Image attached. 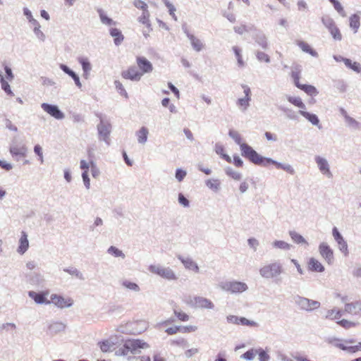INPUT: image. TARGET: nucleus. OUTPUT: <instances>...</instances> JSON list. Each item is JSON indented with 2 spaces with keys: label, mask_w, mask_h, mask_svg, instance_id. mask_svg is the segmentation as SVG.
Returning a JSON list of instances; mask_svg holds the SVG:
<instances>
[{
  "label": "nucleus",
  "mask_w": 361,
  "mask_h": 361,
  "mask_svg": "<svg viewBox=\"0 0 361 361\" xmlns=\"http://www.w3.org/2000/svg\"><path fill=\"white\" fill-rule=\"evenodd\" d=\"M341 311L334 308L327 311L326 318L331 320H338L341 319Z\"/></svg>",
  "instance_id": "obj_29"
},
{
  "label": "nucleus",
  "mask_w": 361,
  "mask_h": 361,
  "mask_svg": "<svg viewBox=\"0 0 361 361\" xmlns=\"http://www.w3.org/2000/svg\"><path fill=\"white\" fill-rule=\"evenodd\" d=\"M186 176V172L181 169H177L176 172V178L178 180V181L183 180V179Z\"/></svg>",
  "instance_id": "obj_64"
},
{
  "label": "nucleus",
  "mask_w": 361,
  "mask_h": 361,
  "mask_svg": "<svg viewBox=\"0 0 361 361\" xmlns=\"http://www.w3.org/2000/svg\"><path fill=\"white\" fill-rule=\"evenodd\" d=\"M99 131L101 135H104V140H106L108 137L109 133H110L108 127H106L104 125H102L99 127Z\"/></svg>",
  "instance_id": "obj_56"
},
{
  "label": "nucleus",
  "mask_w": 361,
  "mask_h": 361,
  "mask_svg": "<svg viewBox=\"0 0 361 361\" xmlns=\"http://www.w3.org/2000/svg\"><path fill=\"white\" fill-rule=\"evenodd\" d=\"M49 295V291H43L41 293H36L35 291H30L28 295L34 300L37 304H47L51 303V301L47 300V297Z\"/></svg>",
  "instance_id": "obj_16"
},
{
  "label": "nucleus",
  "mask_w": 361,
  "mask_h": 361,
  "mask_svg": "<svg viewBox=\"0 0 361 361\" xmlns=\"http://www.w3.org/2000/svg\"><path fill=\"white\" fill-rule=\"evenodd\" d=\"M142 76L138 68L135 66H130L121 72V77L125 80L130 81L138 82L141 80Z\"/></svg>",
  "instance_id": "obj_5"
},
{
  "label": "nucleus",
  "mask_w": 361,
  "mask_h": 361,
  "mask_svg": "<svg viewBox=\"0 0 361 361\" xmlns=\"http://www.w3.org/2000/svg\"><path fill=\"white\" fill-rule=\"evenodd\" d=\"M344 312L353 315L361 314V302L347 303L344 307Z\"/></svg>",
  "instance_id": "obj_19"
},
{
  "label": "nucleus",
  "mask_w": 361,
  "mask_h": 361,
  "mask_svg": "<svg viewBox=\"0 0 361 361\" xmlns=\"http://www.w3.org/2000/svg\"><path fill=\"white\" fill-rule=\"evenodd\" d=\"M322 22L326 28L329 30L334 39L341 41L342 39V34L336 25L335 21L329 16H324Z\"/></svg>",
  "instance_id": "obj_4"
},
{
  "label": "nucleus",
  "mask_w": 361,
  "mask_h": 361,
  "mask_svg": "<svg viewBox=\"0 0 361 361\" xmlns=\"http://www.w3.org/2000/svg\"><path fill=\"white\" fill-rule=\"evenodd\" d=\"M257 57L260 61H264L266 63H269L270 61V59L268 54L262 51L258 52Z\"/></svg>",
  "instance_id": "obj_55"
},
{
  "label": "nucleus",
  "mask_w": 361,
  "mask_h": 361,
  "mask_svg": "<svg viewBox=\"0 0 361 361\" xmlns=\"http://www.w3.org/2000/svg\"><path fill=\"white\" fill-rule=\"evenodd\" d=\"M4 69H5V72H6L5 79L7 80L8 81H12L14 76H13L11 69L7 66H5Z\"/></svg>",
  "instance_id": "obj_58"
},
{
  "label": "nucleus",
  "mask_w": 361,
  "mask_h": 361,
  "mask_svg": "<svg viewBox=\"0 0 361 361\" xmlns=\"http://www.w3.org/2000/svg\"><path fill=\"white\" fill-rule=\"evenodd\" d=\"M180 332L181 333H190L194 332L197 330V327L195 326H179Z\"/></svg>",
  "instance_id": "obj_52"
},
{
  "label": "nucleus",
  "mask_w": 361,
  "mask_h": 361,
  "mask_svg": "<svg viewBox=\"0 0 361 361\" xmlns=\"http://www.w3.org/2000/svg\"><path fill=\"white\" fill-rule=\"evenodd\" d=\"M282 267L279 263L274 262L264 265L259 269L261 276L266 279H272L282 273Z\"/></svg>",
  "instance_id": "obj_3"
},
{
  "label": "nucleus",
  "mask_w": 361,
  "mask_h": 361,
  "mask_svg": "<svg viewBox=\"0 0 361 361\" xmlns=\"http://www.w3.org/2000/svg\"><path fill=\"white\" fill-rule=\"evenodd\" d=\"M206 185L212 189L217 190L219 187V182L217 180H208L206 182Z\"/></svg>",
  "instance_id": "obj_54"
},
{
  "label": "nucleus",
  "mask_w": 361,
  "mask_h": 361,
  "mask_svg": "<svg viewBox=\"0 0 361 361\" xmlns=\"http://www.w3.org/2000/svg\"><path fill=\"white\" fill-rule=\"evenodd\" d=\"M234 30L235 32L242 35L247 31V28L245 25H240L235 26L234 27Z\"/></svg>",
  "instance_id": "obj_62"
},
{
  "label": "nucleus",
  "mask_w": 361,
  "mask_h": 361,
  "mask_svg": "<svg viewBox=\"0 0 361 361\" xmlns=\"http://www.w3.org/2000/svg\"><path fill=\"white\" fill-rule=\"evenodd\" d=\"M332 234L335 240L338 243L339 250L344 254L345 256H347L348 255L347 243L336 227L333 228Z\"/></svg>",
  "instance_id": "obj_13"
},
{
  "label": "nucleus",
  "mask_w": 361,
  "mask_h": 361,
  "mask_svg": "<svg viewBox=\"0 0 361 361\" xmlns=\"http://www.w3.org/2000/svg\"><path fill=\"white\" fill-rule=\"evenodd\" d=\"M99 17H100V19H101V21L102 22V23L105 24V25H111L112 24H114V23L113 22L112 19H111L110 18L107 17L104 13L101 12L100 14H99Z\"/></svg>",
  "instance_id": "obj_51"
},
{
  "label": "nucleus",
  "mask_w": 361,
  "mask_h": 361,
  "mask_svg": "<svg viewBox=\"0 0 361 361\" xmlns=\"http://www.w3.org/2000/svg\"><path fill=\"white\" fill-rule=\"evenodd\" d=\"M149 271L168 280H176L177 279L174 272L169 268L152 265L149 267Z\"/></svg>",
  "instance_id": "obj_6"
},
{
  "label": "nucleus",
  "mask_w": 361,
  "mask_h": 361,
  "mask_svg": "<svg viewBox=\"0 0 361 361\" xmlns=\"http://www.w3.org/2000/svg\"><path fill=\"white\" fill-rule=\"evenodd\" d=\"M274 246L281 250H289L290 247V245L288 243L283 240L275 241Z\"/></svg>",
  "instance_id": "obj_47"
},
{
  "label": "nucleus",
  "mask_w": 361,
  "mask_h": 361,
  "mask_svg": "<svg viewBox=\"0 0 361 361\" xmlns=\"http://www.w3.org/2000/svg\"><path fill=\"white\" fill-rule=\"evenodd\" d=\"M350 27L357 32L360 25V16L357 14H353L350 17Z\"/></svg>",
  "instance_id": "obj_30"
},
{
  "label": "nucleus",
  "mask_w": 361,
  "mask_h": 361,
  "mask_svg": "<svg viewBox=\"0 0 361 361\" xmlns=\"http://www.w3.org/2000/svg\"><path fill=\"white\" fill-rule=\"evenodd\" d=\"M82 180H83L85 187L87 189H89L90 186V178L88 177V172L87 171H83L82 174Z\"/></svg>",
  "instance_id": "obj_60"
},
{
  "label": "nucleus",
  "mask_w": 361,
  "mask_h": 361,
  "mask_svg": "<svg viewBox=\"0 0 361 361\" xmlns=\"http://www.w3.org/2000/svg\"><path fill=\"white\" fill-rule=\"evenodd\" d=\"M41 107L45 112L56 119H62L64 117V114L55 105L43 103Z\"/></svg>",
  "instance_id": "obj_14"
},
{
  "label": "nucleus",
  "mask_w": 361,
  "mask_h": 361,
  "mask_svg": "<svg viewBox=\"0 0 361 361\" xmlns=\"http://www.w3.org/2000/svg\"><path fill=\"white\" fill-rule=\"evenodd\" d=\"M292 78L294 83L297 87H299L302 84L300 82V73L298 72H293Z\"/></svg>",
  "instance_id": "obj_63"
},
{
  "label": "nucleus",
  "mask_w": 361,
  "mask_h": 361,
  "mask_svg": "<svg viewBox=\"0 0 361 361\" xmlns=\"http://www.w3.org/2000/svg\"><path fill=\"white\" fill-rule=\"evenodd\" d=\"M258 350V355H259V361H268L269 359V355L262 349H259Z\"/></svg>",
  "instance_id": "obj_53"
},
{
  "label": "nucleus",
  "mask_w": 361,
  "mask_h": 361,
  "mask_svg": "<svg viewBox=\"0 0 361 361\" xmlns=\"http://www.w3.org/2000/svg\"><path fill=\"white\" fill-rule=\"evenodd\" d=\"M99 345L102 351L104 353L111 351L114 346V343L109 342V341H102L99 343Z\"/></svg>",
  "instance_id": "obj_43"
},
{
  "label": "nucleus",
  "mask_w": 361,
  "mask_h": 361,
  "mask_svg": "<svg viewBox=\"0 0 361 361\" xmlns=\"http://www.w3.org/2000/svg\"><path fill=\"white\" fill-rule=\"evenodd\" d=\"M148 130L145 127H142L137 133V140L140 143H145L147 140Z\"/></svg>",
  "instance_id": "obj_36"
},
{
  "label": "nucleus",
  "mask_w": 361,
  "mask_h": 361,
  "mask_svg": "<svg viewBox=\"0 0 361 361\" xmlns=\"http://www.w3.org/2000/svg\"><path fill=\"white\" fill-rule=\"evenodd\" d=\"M343 61H344L345 65L346 66H348V68L353 69V71H355L357 73L361 72V66L359 63L355 62V61H352L349 59H345L343 60Z\"/></svg>",
  "instance_id": "obj_35"
},
{
  "label": "nucleus",
  "mask_w": 361,
  "mask_h": 361,
  "mask_svg": "<svg viewBox=\"0 0 361 361\" xmlns=\"http://www.w3.org/2000/svg\"><path fill=\"white\" fill-rule=\"evenodd\" d=\"M299 114L307 118L313 125H317L319 122L317 116L315 114H310L304 110H300Z\"/></svg>",
  "instance_id": "obj_31"
},
{
  "label": "nucleus",
  "mask_w": 361,
  "mask_h": 361,
  "mask_svg": "<svg viewBox=\"0 0 361 361\" xmlns=\"http://www.w3.org/2000/svg\"><path fill=\"white\" fill-rule=\"evenodd\" d=\"M188 37L189 38L191 44L195 51H200L202 49L203 44L200 41V39H199L195 36L191 34H188Z\"/></svg>",
  "instance_id": "obj_25"
},
{
  "label": "nucleus",
  "mask_w": 361,
  "mask_h": 361,
  "mask_svg": "<svg viewBox=\"0 0 361 361\" xmlns=\"http://www.w3.org/2000/svg\"><path fill=\"white\" fill-rule=\"evenodd\" d=\"M108 252L111 255H114L115 257H124V255L123 252L119 250L118 248L114 246H111Z\"/></svg>",
  "instance_id": "obj_50"
},
{
  "label": "nucleus",
  "mask_w": 361,
  "mask_h": 361,
  "mask_svg": "<svg viewBox=\"0 0 361 361\" xmlns=\"http://www.w3.org/2000/svg\"><path fill=\"white\" fill-rule=\"evenodd\" d=\"M319 252L322 257L326 262L328 264H332L334 262V251L325 243H322L319 246Z\"/></svg>",
  "instance_id": "obj_10"
},
{
  "label": "nucleus",
  "mask_w": 361,
  "mask_h": 361,
  "mask_svg": "<svg viewBox=\"0 0 361 361\" xmlns=\"http://www.w3.org/2000/svg\"><path fill=\"white\" fill-rule=\"evenodd\" d=\"M227 321L229 323L242 326H256L257 324L254 321L248 320L245 317H238L235 315H229L227 317Z\"/></svg>",
  "instance_id": "obj_18"
},
{
  "label": "nucleus",
  "mask_w": 361,
  "mask_h": 361,
  "mask_svg": "<svg viewBox=\"0 0 361 361\" xmlns=\"http://www.w3.org/2000/svg\"><path fill=\"white\" fill-rule=\"evenodd\" d=\"M194 302L195 305L199 308L212 309L214 307L212 301L202 297H195Z\"/></svg>",
  "instance_id": "obj_20"
},
{
  "label": "nucleus",
  "mask_w": 361,
  "mask_h": 361,
  "mask_svg": "<svg viewBox=\"0 0 361 361\" xmlns=\"http://www.w3.org/2000/svg\"><path fill=\"white\" fill-rule=\"evenodd\" d=\"M316 162L319 166L320 171L323 174H325V175L328 176L329 177L331 176V171L329 168V164L326 159H324L322 157H317L316 158Z\"/></svg>",
  "instance_id": "obj_22"
},
{
  "label": "nucleus",
  "mask_w": 361,
  "mask_h": 361,
  "mask_svg": "<svg viewBox=\"0 0 361 361\" xmlns=\"http://www.w3.org/2000/svg\"><path fill=\"white\" fill-rule=\"evenodd\" d=\"M149 16L150 14L149 11H146L145 12H142L141 16L138 18V22L142 25H147V30H142V34L146 38L149 36V33L152 30Z\"/></svg>",
  "instance_id": "obj_15"
},
{
  "label": "nucleus",
  "mask_w": 361,
  "mask_h": 361,
  "mask_svg": "<svg viewBox=\"0 0 361 361\" xmlns=\"http://www.w3.org/2000/svg\"><path fill=\"white\" fill-rule=\"evenodd\" d=\"M136 63L139 71H140L142 75L146 73H150L153 71L154 67L152 63L145 56H137Z\"/></svg>",
  "instance_id": "obj_8"
},
{
  "label": "nucleus",
  "mask_w": 361,
  "mask_h": 361,
  "mask_svg": "<svg viewBox=\"0 0 361 361\" xmlns=\"http://www.w3.org/2000/svg\"><path fill=\"white\" fill-rule=\"evenodd\" d=\"M216 152L218 154H221L222 158L224 160H226L228 163H231L232 162L231 158L228 155L224 154V149L223 147H216Z\"/></svg>",
  "instance_id": "obj_49"
},
{
  "label": "nucleus",
  "mask_w": 361,
  "mask_h": 361,
  "mask_svg": "<svg viewBox=\"0 0 361 361\" xmlns=\"http://www.w3.org/2000/svg\"><path fill=\"white\" fill-rule=\"evenodd\" d=\"M133 5L137 8L138 9H140L142 11V12H145L147 10V5L145 2H144L142 0H135L133 2Z\"/></svg>",
  "instance_id": "obj_48"
},
{
  "label": "nucleus",
  "mask_w": 361,
  "mask_h": 361,
  "mask_svg": "<svg viewBox=\"0 0 361 361\" xmlns=\"http://www.w3.org/2000/svg\"><path fill=\"white\" fill-rule=\"evenodd\" d=\"M289 235L291 239L297 244L308 245L307 240L299 233L295 231H290Z\"/></svg>",
  "instance_id": "obj_33"
},
{
  "label": "nucleus",
  "mask_w": 361,
  "mask_h": 361,
  "mask_svg": "<svg viewBox=\"0 0 361 361\" xmlns=\"http://www.w3.org/2000/svg\"><path fill=\"white\" fill-rule=\"evenodd\" d=\"M0 82L1 84V88L5 91V92L8 95L13 96V94L11 90L8 80L5 79L1 73H0Z\"/></svg>",
  "instance_id": "obj_37"
},
{
  "label": "nucleus",
  "mask_w": 361,
  "mask_h": 361,
  "mask_svg": "<svg viewBox=\"0 0 361 361\" xmlns=\"http://www.w3.org/2000/svg\"><path fill=\"white\" fill-rule=\"evenodd\" d=\"M123 285L130 290H137L139 288L138 286L136 283L127 281L123 282Z\"/></svg>",
  "instance_id": "obj_61"
},
{
  "label": "nucleus",
  "mask_w": 361,
  "mask_h": 361,
  "mask_svg": "<svg viewBox=\"0 0 361 361\" xmlns=\"http://www.w3.org/2000/svg\"><path fill=\"white\" fill-rule=\"evenodd\" d=\"M298 88L311 97L316 96L318 94V91L316 87L311 85L302 84Z\"/></svg>",
  "instance_id": "obj_27"
},
{
  "label": "nucleus",
  "mask_w": 361,
  "mask_h": 361,
  "mask_svg": "<svg viewBox=\"0 0 361 361\" xmlns=\"http://www.w3.org/2000/svg\"><path fill=\"white\" fill-rule=\"evenodd\" d=\"M338 324L345 329H350L356 326V323L347 319H341L337 322Z\"/></svg>",
  "instance_id": "obj_46"
},
{
  "label": "nucleus",
  "mask_w": 361,
  "mask_h": 361,
  "mask_svg": "<svg viewBox=\"0 0 361 361\" xmlns=\"http://www.w3.org/2000/svg\"><path fill=\"white\" fill-rule=\"evenodd\" d=\"M224 290L231 293H240L247 289L246 283L240 281H230L223 286Z\"/></svg>",
  "instance_id": "obj_7"
},
{
  "label": "nucleus",
  "mask_w": 361,
  "mask_h": 361,
  "mask_svg": "<svg viewBox=\"0 0 361 361\" xmlns=\"http://www.w3.org/2000/svg\"><path fill=\"white\" fill-rule=\"evenodd\" d=\"M257 353H258V350L257 349L252 348V349L247 350L245 353H243L241 355V357L245 360H251L255 357V355L257 354Z\"/></svg>",
  "instance_id": "obj_40"
},
{
  "label": "nucleus",
  "mask_w": 361,
  "mask_h": 361,
  "mask_svg": "<svg viewBox=\"0 0 361 361\" xmlns=\"http://www.w3.org/2000/svg\"><path fill=\"white\" fill-rule=\"evenodd\" d=\"M149 348L148 343L140 339H128L126 341L122 349L121 354L128 355L129 352L136 353L140 349Z\"/></svg>",
  "instance_id": "obj_2"
},
{
  "label": "nucleus",
  "mask_w": 361,
  "mask_h": 361,
  "mask_svg": "<svg viewBox=\"0 0 361 361\" xmlns=\"http://www.w3.org/2000/svg\"><path fill=\"white\" fill-rule=\"evenodd\" d=\"M162 1H164L165 6L169 9V14L172 16V18L175 20H177V17L175 14V11H176L175 6L171 3H170L168 0H162Z\"/></svg>",
  "instance_id": "obj_44"
},
{
  "label": "nucleus",
  "mask_w": 361,
  "mask_h": 361,
  "mask_svg": "<svg viewBox=\"0 0 361 361\" xmlns=\"http://www.w3.org/2000/svg\"><path fill=\"white\" fill-rule=\"evenodd\" d=\"M240 149L243 156L247 157L249 159V160L255 164L267 166L270 164V161H271V159L264 158L260 156L256 151H255L250 146L247 144L243 143L240 145Z\"/></svg>",
  "instance_id": "obj_1"
},
{
  "label": "nucleus",
  "mask_w": 361,
  "mask_h": 361,
  "mask_svg": "<svg viewBox=\"0 0 361 361\" xmlns=\"http://www.w3.org/2000/svg\"><path fill=\"white\" fill-rule=\"evenodd\" d=\"M288 101L294 105L295 106L300 109V110H305L306 106L305 104L303 103L302 99L299 97H293V96H288L287 97Z\"/></svg>",
  "instance_id": "obj_24"
},
{
  "label": "nucleus",
  "mask_w": 361,
  "mask_h": 361,
  "mask_svg": "<svg viewBox=\"0 0 361 361\" xmlns=\"http://www.w3.org/2000/svg\"><path fill=\"white\" fill-rule=\"evenodd\" d=\"M114 84H115L116 88L117 89V90L118 91L120 94L122 95L123 97H124L125 98H128V93L126 91L122 83L118 80H116Z\"/></svg>",
  "instance_id": "obj_45"
},
{
  "label": "nucleus",
  "mask_w": 361,
  "mask_h": 361,
  "mask_svg": "<svg viewBox=\"0 0 361 361\" xmlns=\"http://www.w3.org/2000/svg\"><path fill=\"white\" fill-rule=\"evenodd\" d=\"M297 45L304 51L308 53L312 56H317V52L314 50L311 46L304 41L299 40L297 42Z\"/></svg>",
  "instance_id": "obj_23"
},
{
  "label": "nucleus",
  "mask_w": 361,
  "mask_h": 361,
  "mask_svg": "<svg viewBox=\"0 0 361 361\" xmlns=\"http://www.w3.org/2000/svg\"><path fill=\"white\" fill-rule=\"evenodd\" d=\"M233 50L237 59L238 66L243 67L245 65V63L243 60L241 50L238 47H233Z\"/></svg>",
  "instance_id": "obj_41"
},
{
  "label": "nucleus",
  "mask_w": 361,
  "mask_h": 361,
  "mask_svg": "<svg viewBox=\"0 0 361 361\" xmlns=\"http://www.w3.org/2000/svg\"><path fill=\"white\" fill-rule=\"evenodd\" d=\"M198 353H199L198 348H192L187 350L184 354L186 357L190 358V357H192L193 355L197 354Z\"/></svg>",
  "instance_id": "obj_57"
},
{
  "label": "nucleus",
  "mask_w": 361,
  "mask_h": 361,
  "mask_svg": "<svg viewBox=\"0 0 361 361\" xmlns=\"http://www.w3.org/2000/svg\"><path fill=\"white\" fill-rule=\"evenodd\" d=\"M27 149L25 147L13 146L11 147L10 152L13 156L25 157Z\"/></svg>",
  "instance_id": "obj_34"
},
{
  "label": "nucleus",
  "mask_w": 361,
  "mask_h": 361,
  "mask_svg": "<svg viewBox=\"0 0 361 361\" xmlns=\"http://www.w3.org/2000/svg\"><path fill=\"white\" fill-rule=\"evenodd\" d=\"M307 268L308 271L312 272L321 273L325 270L324 266L322 262L314 257H310L308 259L307 262Z\"/></svg>",
  "instance_id": "obj_17"
},
{
  "label": "nucleus",
  "mask_w": 361,
  "mask_h": 361,
  "mask_svg": "<svg viewBox=\"0 0 361 361\" xmlns=\"http://www.w3.org/2000/svg\"><path fill=\"white\" fill-rule=\"evenodd\" d=\"M61 68L74 80L77 86L79 87H81L79 77L73 71H71L68 67L63 64L61 65Z\"/></svg>",
  "instance_id": "obj_28"
},
{
  "label": "nucleus",
  "mask_w": 361,
  "mask_h": 361,
  "mask_svg": "<svg viewBox=\"0 0 361 361\" xmlns=\"http://www.w3.org/2000/svg\"><path fill=\"white\" fill-rule=\"evenodd\" d=\"M296 303L298 306L304 310L311 311L319 307L320 303L316 300H309L305 298L298 297L296 300Z\"/></svg>",
  "instance_id": "obj_9"
},
{
  "label": "nucleus",
  "mask_w": 361,
  "mask_h": 361,
  "mask_svg": "<svg viewBox=\"0 0 361 361\" xmlns=\"http://www.w3.org/2000/svg\"><path fill=\"white\" fill-rule=\"evenodd\" d=\"M173 313L177 319L181 322H187L189 320V315L183 311L174 310Z\"/></svg>",
  "instance_id": "obj_38"
},
{
  "label": "nucleus",
  "mask_w": 361,
  "mask_h": 361,
  "mask_svg": "<svg viewBox=\"0 0 361 361\" xmlns=\"http://www.w3.org/2000/svg\"><path fill=\"white\" fill-rule=\"evenodd\" d=\"M110 35L114 37V43L116 45L120 44L124 39L121 32L117 28H111L110 30Z\"/></svg>",
  "instance_id": "obj_26"
},
{
  "label": "nucleus",
  "mask_w": 361,
  "mask_h": 361,
  "mask_svg": "<svg viewBox=\"0 0 361 361\" xmlns=\"http://www.w3.org/2000/svg\"><path fill=\"white\" fill-rule=\"evenodd\" d=\"M80 63L82 64V69L85 73H87L91 69L90 63L85 59H80Z\"/></svg>",
  "instance_id": "obj_59"
},
{
  "label": "nucleus",
  "mask_w": 361,
  "mask_h": 361,
  "mask_svg": "<svg viewBox=\"0 0 361 361\" xmlns=\"http://www.w3.org/2000/svg\"><path fill=\"white\" fill-rule=\"evenodd\" d=\"M29 247V242L27 240V235L25 231H22L21 237L19 240V246L18 247V252L23 255L24 254Z\"/></svg>",
  "instance_id": "obj_21"
},
{
  "label": "nucleus",
  "mask_w": 361,
  "mask_h": 361,
  "mask_svg": "<svg viewBox=\"0 0 361 361\" xmlns=\"http://www.w3.org/2000/svg\"><path fill=\"white\" fill-rule=\"evenodd\" d=\"M130 324L140 326V329L139 330H135V329H133V334H139L141 332H142L144 330H145L147 328V324L145 321H137V322H132Z\"/></svg>",
  "instance_id": "obj_39"
},
{
  "label": "nucleus",
  "mask_w": 361,
  "mask_h": 361,
  "mask_svg": "<svg viewBox=\"0 0 361 361\" xmlns=\"http://www.w3.org/2000/svg\"><path fill=\"white\" fill-rule=\"evenodd\" d=\"M179 259L181 260L182 263L184 264L185 268L188 269H191L195 271V272L199 271V267L198 266L190 259H183L181 257H179Z\"/></svg>",
  "instance_id": "obj_32"
},
{
  "label": "nucleus",
  "mask_w": 361,
  "mask_h": 361,
  "mask_svg": "<svg viewBox=\"0 0 361 361\" xmlns=\"http://www.w3.org/2000/svg\"><path fill=\"white\" fill-rule=\"evenodd\" d=\"M51 303L54 304L59 308H65L71 307L73 300L71 298H64L57 294H53L51 295Z\"/></svg>",
  "instance_id": "obj_11"
},
{
  "label": "nucleus",
  "mask_w": 361,
  "mask_h": 361,
  "mask_svg": "<svg viewBox=\"0 0 361 361\" xmlns=\"http://www.w3.org/2000/svg\"><path fill=\"white\" fill-rule=\"evenodd\" d=\"M329 1L333 4L334 8L342 16H345V12L341 4V3L337 0H329Z\"/></svg>",
  "instance_id": "obj_42"
},
{
  "label": "nucleus",
  "mask_w": 361,
  "mask_h": 361,
  "mask_svg": "<svg viewBox=\"0 0 361 361\" xmlns=\"http://www.w3.org/2000/svg\"><path fill=\"white\" fill-rule=\"evenodd\" d=\"M241 87L243 90L245 96L242 98H239L237 100L236 104L242 110H246L249 106V103L251 99V90L248 86L245 85H243Z\"/></svg>",
  "instance_id": "obj_12"
}]
</instances>
